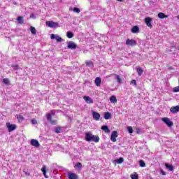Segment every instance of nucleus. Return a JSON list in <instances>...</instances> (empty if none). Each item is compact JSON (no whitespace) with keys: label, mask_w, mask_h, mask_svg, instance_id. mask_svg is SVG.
Here are the masks:
<instances>
[{"label":"nucleus","mask_w":179,"mask_h":179,"mask_svg":"<svg viewBox=\"0 0 179 179\" xmlns=\"http://www.w3.org/2000/svg\"><path fill=\"white\" fill-rule=\"evenodd\" d=\"M85 141L87 142H99L100 141V138L97 136H94L91 133H86L85 134Z\"/></svg>","instance_id":"obj_1"},{"label":"nucleus","mask_w":179,"mask_h":179,"mask_svg":"<svg viewBox=\"0 0 179 179\" xmlns=\"http://www.w3.org/2000/svg\"><path fill=\"white\" fill-rule=\"evenodd\" d=\"M52 115H55V112L54 111H51L50 113H48L46 115V117H47V120L48 121H50V122H51V124H56L57 123V121L56 120H52L51 119V116Z\"/></svg>","instance_id":"obj_2"},{"label":"nucleus","mask_w":179,"mask_h":179,"mask_svg":"<svg viewBox=\"0 0 179 179\" xmlns=\"http://www.w3.org/2000/svg\"><path fill=\"white\" fill-rule=\"evenodd\" d=\"M46 25H48V27H58L59 24L58 22H54L53 21H47L46 22Z\"/></svg>","instance_id":"obj_3"},{"label":"nucleus","mask_w":179,"mask_h":179,"mask_svg":"<svg viewBox=\"0 0 179 179\" xmlns=\"http://www.w3.org/2000/svg\"><path fill=\"white\" fill-rule=\"evenodd\" d=\"M118 136V133L117 132V131H113L112 132L111 136H110V140L112 141V142H117V138Z\"/></svg>","instance_id":"obj_4"},{"label":"nucleus","mask_w":179,"mask_h":179,"mask_svg":"<svg viewBox=\"0 0 179 179\" xmlns=\"http://www.w3.org/2000/svg\"><path fill=\"white\" fill-rule=\"evenodd\" d=\"M6 127L8 129V132H12V131H15L16 129L15 124H10V123H6Z\"/></svg>","instance_id":"obj_5"},{"label":"nucleus","mask_w":179,"mask_h":179,"mask_svg":"<svg viewBox=\"0 0 179 179\" xmlns=\"http://www.w3.org/2000/svg\"><path fill=\"white\" fill-rule=\"evenodd\" d=\"M126 45H130V46L136 45V41H135L134 39H127Z\"/></svg>","instance_id":"obj_6"},{"label":"nucleus","mask_w":179,"mask_h":179,"mask_svg":"<svg viewBox=\"0 0 179 179\" xmlns=\"http://www.w3.org/2000/svg\"><path fill=\"white\" fill-rule=\"evenodd\" d=\"M162 121L165 122L168 127H173V122H171L168 117H163Z\"/></svg>","instance_id":"obj_7"},{"label":"nucleus","mask_w":179,"mask_h":179,"mask_svg":"<svg viewBox=\"0 0 179 179\" xmlns=\"http://www.w3.org/2000/svg\"><path fill=\"white\" fill-rule=\"evenodd\" d=\"M67 47L71 50H75V48H76L78 45L75 43L70 41L69 42Z\"/></svg>","instance_id":"obj_8"},{"label":"nucleus","mask_w":179,"mask_h":179,"mask_svg":"<svg viewBox=\"0 0 179 179\" xmlns=\"http://www.w3.org/2000/svg\"><path fill=\"white\" fill-rule=\"evenodd\" d=\"M31 146H34L35 148H38L40 146V143H38V141L36 139H31Z\"/></svg>","instance_id":"obj_9"},{"label":"nucleus","mask_w":179,"mask_h":179,"mask_svg":"<svg viewBox=\"0 0 179 179\" xmlns=\"http://www.w3.org/2000/svg\"><path fill=\"white\" fill-rule=\"evenodd\" d=\"M145 23L147 24L148 27L152 28V18L146 17L145 18Z\"/></svg>","instance_id":"obj_10"},{"label":"nucleus","mask_w":179,"mask_h":179,"mask_svg":"<svg viewBox=\"0 0 179 179\" xmlns=\"http://www.w3.org/2000/svg\"><path fill=\"white\" fill-rule=\"evenodd\" d=\"M92 116L94 120H96V121H99L100 120V115L97 112L92 111Z\"/></svg>","instance_id":"obj_11"},{"label":"nucleus","mask_w":179,"mask_h":179,"mask_svg":"<svg viewBox=\"0 0 179 179\" xmlns=\"http://www.w3.org/2000/svg\"><path fill=\"white\" fill-rule=\"evenodd\" d=\"M171 113L173 114H176V113H178L179 111V106H173L170 108Z\"/></svg>","instance_id":"obj_12"},{"label":"nucleus","mask_w":179,"mask_h":179,"mask_svg":"<svg viewBox=\"0 0 179 179\" xmlns=\"http://www.w3.org/2000/svg\"><path fill=\"white\" fill-rule=\"evenodd\" d=\"M84 100L88 104H92L93 103V99L90 98V96H83Z\"/></svg>","instance_id":"obj_13"},{"label":"nucleus","mask_w":179,"mask_h":179,"mask_svg":"<svg viewBox=\"0 0 179 179\" xmlns=\"http://www.w3.org/2000/svg\"><path fill=\"white\" fill-rule=\"evenodd\" d=\"M95 85L96 86L100 87L101 85V78L100 77H96L95 78Z\"/></svg>","instance_id":"obj_14"},{"label":"nucleus","mask_w":179,"mask_h":179,"mask_svg":"<svg viewBox=\"0 0 179 179\" xmlns=\"http://www.w3.org/2000/svg\"><path fill=\"white\" fill-rule=\"evenodd\" d=\"M158 17L159 19H166V17H169V16L163 13H159L158 14Z\"/></svg>","instance_id":"obj_15"},{"label":"nucleus","mask_w":179,"mask_h":179,"mask_svg":"<svg viewBox=\"0 0 179 179\" xmlns=\"http://www.w3.org/2000/svg\"><path fill=\"white\" fill-rule=\"evenodd\" d=\"M46 169H47V167L45 166V165H44V166H43V168L41 169V171L43 173L44 177H45V178H48V176H47V174H46V173H47V171H45Z\"/></svg>","instance_id":"obj_16"},{"label":"nucleus","mask_w":179,"mask_h":179,"mask_svg":"<svg viewBox=\"0 0 179 179\" xmlns=\"http://www.w3.org/2000/svg\"><path fill=\"white\" fill-rule=\"evenodd\" d=\"M69 179H78V175L76 173H69Z\"/></svg>","instance_id":"obj_17"},{"label":"nucleus","mask_w":179,"mask_h":179,"mask_svg":"<svg viewBox=\"0 0 179 179\" xmlns=\"http://www.w3.org/2000/svg\"><path fill=\"white\" fill-rule=\"evenodd\" d=\"M101 129L102 131H104L106 134L110 133V129H108V126H102Z\"/></svg>","instance_id":"obj_18"},{"label":"nucleus","mask_w":179,"mask_h":179,"mask_svg":"<svg viewBox=\"0 0 179 179\" xmlns=\"http://www.w3.org/2000/svg\"><path fill=\"white\" fill-rule=\"evenodd\" d=\"M124 162V158L120 157L118 159H115L114 161V163H116L117 164H121V163Z\"/></svg>","instance_id":"obj_19"},{"label":"nucleus","mask_w":179,"mask_h":179,"mask_svg":"<svg viewBox=\"0 0 179 179\" xmlns=\"http://www.w3.org/2000/svg\"><path fill=\"white\" fill-rule=\"evenodd\" d=\"M132 33H139V27L138 26H134L131 29Z\"/></svg>","instance_id":"obj_20"},{"label":"nucleus","mask_w":179,"mask_h":179,"mask_svg":"<svg viewBox=\"0 0 179 179\" xmlns=\"http://www.w3.org/2000/svg\"><path fill=\"white\" fill-rule=\"evenodd\" d=\"M110 101L111 103H114V104H115V103H117V97H115V96L113 95L110 97Z\"/></svg>","instance_id":"obj_21"},{"label":"nucleus","mask_w":179,"mask_h":179,"mask_svg":"<svg viewBox=\"0 0 179 179\" xmlns=\"http://www.w3.org/2000/svg\"><path fill=\"white\" fill-rule=\"evenodd\" d=\"M17 20L19 24H23V23H24L23 16H19L17 18Z\"/></svg>","instance_id":"obj_22"},{"label":"nucleus","mask_w":179,"mask_h":179,"mask_svg":"<svg viewBox=\"0 0 179 179\" xmlns=\"http://www.w3.org/2000/svg\"><path fill=\"white\" fill-rule=\"evenodd\" d=\"M136 71H137L138 75L139 76H142V73H143V69H142V68H141V67H138V68L136 69Z\"/></svg>","instance_id":"obj_23"},{"label":"nucleus","mask_w":179,"mask_h":179,"mask_svg":"<svg viewBox=\"0 0 179 179\" xmlns=\"http://www.w3.org/2000/svg\"><path fill=\"white\" fill-rule=\"evenodd\" d=\"M104 118L105 120H110V118H111V114L108 112L105 113Z\"/></svg>","instance_id":"obj_24"},{"label":"nucleus","mask_w":179,"mask_h":179,"mask_svg":"<svg viewBox=\"0 0 179 179\" xmlns=\"http://www.w3.org/2000/svg\"><path fill=\"white\" fill-rule=\"evenodd\" d=\"M114 76H115V78L117 79V81L119 83H122V80L121 79V77H120L117 74H113Z\"/></svg>","instance_id":"obj_25"},{"label":"nucleus","mask_w":179,"mask_h":179,"mask_svg":"<svg viewBox=\"0 0 179 179\" xmlns=\"http://www.w3.org/2000/svg\"><path fill=\"white\" fill-rule=\"evenodd\" d=\"M17 119L20 122H22L24 120V117H23L22 115H17Z\"/></svg>","instance_id":"obj_26"},{"label":"nucleus","mask_w":179,"mask_h":179,"mask_svg":"<svg viewBox=\"0 0 179 179\" xmlns=\"http://www.w3.org/2000/svg\"><path fill=\"white\" fill-rule=\"evenodd\" d=\"M165 167H166V169H169V170H170V171H173V170H174V168H173V166H171L169 164H166Z\"/></svg>","instance_id":"obj_27"},{"label":"nucleus","mask_w":179,"mask_h":179,"mask_svg":"<svg viewBox=\"0 0 179 179\" xmlns=\"http://www.w3.org/2000/svg\"><path fill=\"white\" fill-rule=\"evenodd\" d=\"M30 31L32 34L36 35V28L34 27H30Z\"/></svg>","instance_id":"obj_28"},{"label":"nucleus","mask_w":179,"mask_h":179,"mask_svg":"<svg viewBox=\"0 0 179 179\" xmlns=\"http://www.w3.org/2000/svg\"><path fill=\"white\" fill-rule=\"evenodd\" d=\"M66 36L69 38H72V37H73V34L71 31H68Z\"/></svg>","instance_id":"obj_29"},{"label":"nucleus","mask_w":179,"mask_h":179,"mask_svg":"<svg viewBox=\"0 0 179 179\" xmlns=\"http://www.w3.org/2000/svg\"><path fill=\"white\" fill-rule=\"evenodd\" d=\"M139 164L140 167H145V166H146V164H145V162H143V160H140Z\"/></svg>","instance_id":"obj_30"},{"label":"nucleus","mask_w":179,"mask_h":179,"mask_svg":"<svg viewBox=\"0 0 179 179\" xmlns=\"http://www.w3.org/2000/svg\"><path fill=\"white\" fill-rule=\"evenodd\" d=\"M73 12H76V13H80V9H79V8L75 7V8L73 9Z\"/></svg>","instance_id":"obj_31"},{"label":"nucleus","mask_w":179,"mask_h":179,"mask_svg":"<svg viewBox=\"0 0 179 179\" xmlns=\"http://www.w3.org/2000/svg\"><path fill=\"white\" fill-rule=\"evenodd\" d=\"M131 179H138V176L136 173H134V174H131Z\"/></svg>","instance_id":"obj_32"},{"label":"nucleus","mask_w":179,"mask_h":179,"mask_svg":"<svg viewBox=\"0 0 179 179\" xmlns=\"http://www.w3.org/2000/svg\"><path fill=\"white\" fill-rule=\"evenodd\" d=\"M129 134H133L134 133V129H132V127H127Z\"/></svg>","instance_id":"obj_33"},{"label":"nucleus","mask_w":179,"mask_h":179,"mask_svg":"<svg viewBox=\"0 0 179 179\" xmlns=\"http://www.w3.org/2000/svg\"><path fill=\"white\" fill-rule=\"evenodd\" d=\"M3 83H5V85H9V79L8 78L3 79Z\"/></svg>","instance_id":"obj_34"},{"label":"nucleus","mask_w":179,"mask_h":179,"mask_svg":"<svg viewBox=\"0 0 179 179\" xmlns=\"http://www.w3.org/2000/svg\"><path fill=\"white\" fill-rule=\"evenodd\" d=\"M75 167H78V169H82V164L80 162H78L77 164L75 165Z\"/></svg>","instance_id":"obj_35"},{"label":"nucleus","mask_w":179,"mask_h":179,"mask_svg":"<svg viewBox=\"0 0 179 179\" xmlns=\"http://www.w3.org/2000/svg\"><path fill=\"white\" fill-rule=\"evenodd\" d=\"M86 65H87V66H93V62H87Z\"/></svg>","instance_id":"obj_36"},{"label":"nucleus","mask_w":179,"mask_h":179,"mask_svg":"<svg viewBox=\"0 0 179 179\" xmlns=\"http://www.w3.org/2000/svg\"><path fill=\"white\" fill-rule=\"evenodd\" d=\"M55 39L57 40V41H59V42L62 41V38L59 37V36H57L55 37Z\"/></svg>","instance_id":"obj_37"},{"label":"nucleus","mask_w":179,"mask_h":179,"mask_svg":"<svg viewBox=\"0 0 179 179\" xmlns=\"http://www.w3.org/2000/svg\"><path fill=\"white\" fill-rule=\"evenodd\" d=\"M60 131H61V128L57 127V128L55 129V132L57 134H59Z\"/></svg>","instance_id":"obj_38"},{"label":"nucleus","mask_w":179,"mask_h":179,"mask_svg":"<svg viewBox=\"0 0 179 179\" xmlns=\"http://www.w3.org/2000/svg\"><path fill=\"white\" fill-rule=\"evenodd\" d=\"M31 122L34 125L37 124V120H36L35 119L31 120Z\"/></svg>","instance_id":"obj_39"},{"label":"nucleus","mask_w":179,"mask_h":179,"mask_svg":"<svg viewBox=\"0 0 179 179\" xmlns=\"http://www.w3.org/2000/svg\"><path fill=\"white\" fill-rule=\"evenodd\" d=\"M57 36H55V35L54 34H51L50 36V38H52V40H54V38H55Z\"/></svg>","instance_id":"obj_40"},{"label":"nucleus","mask_w":179,"mask_h":179,"mask_svg":"<svg viewBox=\"0 0 179 179\" xmlns=\"http://www.w3.org/2000/svg\"><path fill=\"white\" fill-rule=\"evenodd\" d=\"M13 68L15 71H17V69H19V66L18 65L13 66Z\"/></svg>","instance_id":"obj_41"},{"label":"nucleus","mask_w":179,"mask_h":179,"mask_svg":"<svg viewBox=\"0 0 179 179\" xmlns=\"http://www.w3.org/2000/svg\"><path fill=\"white\" fill-rule=\"evenodd\" d=\"M131 83H132L133 85H134L135 86H136V80H131Z\"/></svg>","instance_id":"obj_42"},{"label":"nucleus","mask_w":179,"mask_h":179,"mask_svg":"<svg viewBox=\"0 0 179 179\" xmlns=\"http://www.w3.org/2000/svg\"><path fill=\"white\" fill-rule=\"evenodd\" d=\"M136 131L137 134H141V129L139 128H136Z\"/></svg>","instance_id":"obj_43"},{"label":"nucleus","mask_w":179,"mask_h":179,"mask_svg":"<svg viewBox=\"0 0 179 179\" xmlns=\"http://www.w3.org/2000/svg\"><path fill=\"white\" fill-rule=\"evenodd\" d=\"M162 171L163 176H166V173L164 171Z\"/></svg>","instance_id":"obj_44"},{"label":"nucleus","mask_w":179,"mask_h":179,"mask_svg":"<svg viewBox=\"0 0 179 179\" xmlns=\"http://www.w3.org/2000/svg\"><path fill=\"white\" fill-rule=\"evenodd\" d=\"M118 2H122V0H117Z\"/></svg>","instance_id":"obj_45"},{"label":"nucleus","mask_w":179,"mask_h":179,"mask_svg":"<svg viewBox=\"0 0 179 179\" xmlns=\"http://www.w3.org/2000/svg\"><path fill=\"white\" fill-rule=\"evenodd\" d=\"M178 19H179V17H178Z\"/></svg>","instance_id":"obj_46"},{"label":"nucleus","mask_w":179,"mask_h":179,"mask_svg":"<svg viewBox=\"0 0 179 179\" xmlns=\"http://www.w3.org/2000/svg\"><path fill=\"white\" fill-rule=\"evenodd\" d=\"M178 19H179V17H178Z\"/></svg>","instance_id":"obj_47"}]
</instances>
